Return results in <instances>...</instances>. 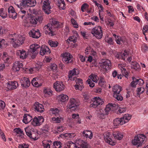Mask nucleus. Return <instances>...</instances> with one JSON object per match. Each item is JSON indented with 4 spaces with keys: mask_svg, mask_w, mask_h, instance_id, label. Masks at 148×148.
Wrapping results in <instances>:
<instances>
[{
    "mask_svg": "<svg viewBox=\"0 0 148 148\" xmlns=\"http://www.w3.org/2000/svg\"><path fill=\"white\" fill-rule=\"evenodd\" d=\"M6 44L5 40L2 39H0V48L1 47H5L6 46L5 45Z\"/></svg>",
    "mask_w": 148,
    "mask_h": 148,
    "instance_id": "a18cd8bd",
    "label": "nucleus"
},
{
    "mask_svg": "<svg viewBox=\"0 0 148 148\" xmlns=\"http://www.w3.org/2000/svg\"><path fill=\"white\" fill-rule=\"evenodd\" d=\"M72 56L69 53H65L63 54L62 61L66 64L72 63L73 60L72 58Z\"/></svg>",
    "mask_w": 148,
    "mask_h": 148,
    "instance_id": "9b49d317",
    "label": "nucleus"
},
{
    "mask_svg": "<svg viewBox=\"0 0 148 148\" xmlns=\"http://www.w3.org/2000/svg\"><path fill=\"white\" fill-rule=\"evenodd\" d=\"M49 43L51 47H56L58 45V43L57 41H54L51 40H49Z\"/></svg>",
    "mask_w": 148,
    "mask_h": 148,
    "instance_id": "c9c22d12",
    "label": "nucleus"
},
{
    "mask_svg": "<svg viewBox=\"0 0 148 148\" xmlns=\"http://www.w3.org/2000/svg\"><path fill=\"white\" fill-rule=\"evenodd\" d=\"M69 40L70 41L73 42L74 43L76 42H77V37L75 36H70L67 39L66 41ZM68 43H69V42L67 41Z\"/></svg>",
    "mask_w": 148,
    "mask_h": 148,
    "instance_id": "e433bc0d",
    "label": "nucleus"
},
{
    "mask_svg": "<svg viewBox=\"0 0 148 148\" xmlns=\"http://www.w3.org/2000/svg\"><path fill=\"white\" fill-rule=\"evenodd\" d=\"M136 81V82L137 84L140 86H142L144 83V82L143 79H135Z\"/></svg>",
    "mask_w": 148,
    "mask_h": 148,
    "instance_id": "09e8293b",
    "label": "nucleus"
},
{
    "mask_svg": "<svg viewBox=\"0 0 148 148\" xmlns=\"http://www.w3.org/2000/svg\"><path fill=\"white\" fill-rule=\"evenodd\" d=\"M33 108L35 110V111L38 112L42 113L44 111L43 105L38 102L35 103Z\"/></svg>",
    "mask_w": 148,
    "mask_h": 148,
    "instance_id": "aec40b11",
    "label": "nucleus"
},
{
    "mask_svg": "<svg viewBox=\"0 0 148 148\" xmlns=\"http://www.w3.org/2000/svg\"><path fill=\"white\" fill-rule=\"evenodd\" d=\"M122 89L121 86L118 85L114 86L113 88L112 91L114 92V94H119L122 90Z\"/></svg>",
    "mask_w": 148,
    "mask_h": 148,
    "instance_id": "a878e982",
    "label": "nucleus"
},
{
    "mask_svg": "<svg viewBox=\"0 0 148 148\" xmlns=\"http://www.w3.org/2000/svg\"><path fill=\"white\" fill-rule=\"evenodd\" d=\"M17 15V14L15 12L12 13L10 12L9 15L10 18H12L13 19H15L16 18Z\"/></svg>",
    "mask_w": 148,
    "mask_h": 148,
    "instance_id": "79ce46f5",
    "label": "nucleus"
},
{
    "mask_svg": "<svg viewBox=\"0 0 148 148\" xmlns=\"http://www.w3.org/2000/svg\"><path fill=\"white\" fill-rule=\"evenodd\" d=\"M110 134L107 133L104 135V140L106 143L108 141V140L110 139L111 138L110 137Z\"/></svg>",
    "mask_w": 148,
    "mask_h": 148,
    "instance_id": "603ef678",
    "label": "nucleus"
},
{
    "mask_svg": "<svg viewBox=\"0 0 148 148\" xmlns=\"http://www.w3.org/2000/svg\"><path fill=\"white\" fill-rule=\"evenodd\" d=\"M105 41L109 44L110 45L113 44L114 43L112 38L111 37L108 38L107 39L106 38Z\"/></svg>",
    "mask_w": 148,
    "mask_h": 148,
    "instance_id": "6e6d98bb",
    "label": "nucleus"
},
{
    "mask_svg": "<svg viewBox=\"0 0 148 148\" xmlns=\"http://www.w3.org/2000/svg\"><path fill=\"white\" fill-rule=\"evenodd\" d=\"M36 4V0H22L20 5L22 8L34 6Z\"/></svg>",
    "mask_w": 148,
    "mask_h": 148,
    "instance_id": "6e6552de",
    "label": "nucleus"
},
{
    "mask_svg": "<svg viewBox=\"0 0 148 148\" xmlns=\"http://www.w3.org/2000/svg\"><path fill=\"white\" fill-rule=\"evenodd\" d=\"M79 70L78 69L74 68L73 69L70 71L69 72L68 77L70 80H75L76 78L73 77L74 75H77L79 73Z\"/></svg>",
    "mask_w": 148,
    "mask_h": 148,
    "instance_id": "2eb2a0df",
    "label": "nucleus"
},
{
    "mask_svg": "<svg viewBox=\"0 0 148 148\" xmlns=\"http://www.w3.org/2000/svg\"><path fill=\"white\" fill-rule=\"evenodd\" d=\"M3 60L5 63H9L10 61V57H9L7 53L4 52L3 55Z\"/></svg>",
    "mask_w": 148,
    "mask_h": 148,
    "instance_id": "cd10ccee",
    "label": "nucleus"
},
{
    "mask_svg": "<svg viewBox=\"0 0 148 148\" xmlns=\"http://www.w3.org/2000/svg\"><path fill=\"white\" fill-rule=\"evenodd\" d=\"M51 110L52 111V113L55 114L56 116L58 115L59 110L57 108H51Z\"/></svg>",
    "mask_w": 148,
    "mask_h": 148,
    "instance_id": "a19ab883",
    "label": "nucleus"
},
{
    "mask_svg": "<svg viewBox=\"0 0 148 148\" xmlns=\"http://www.w3.org/2000/svg\"><path fill=\"white\" fill-rule=\"evenodd\" d=\"M80 105L79 102L73 98L70 99L68 105L67 106L66 109L67 110L70 109L71 111H76L79 109V106Z\"/></svg>",
    "mask_w": 148,
    "mask_h": 148,
    "instance_id": "f03ea898",
    "label": "nucleus"
},
{
    "mask_svg": "<svg viewBox=\"0 0 148 148\" xmlns=\"http://www.w3.org/2000/svg\"><path fill=\"white\" fill-rule=\"evenodd\" d=\"M23 64L21 62L17 61L14 63L12 69L14 71H19L20 68H23Z\"/></svg>",
    "mask_w": 148,
    "mask_h": 148,
    "instance_id": "412c9836",
    "label": "nucleus"
},
{
    "mask_svg": "<svg viewBox=\"0 0 148 148\" xmlns=\"http://www.w3.org/2000/svg\"><path fill=\"white\" fill-rule=\"evenodd\" d=\"M22 87L27 88L30 85V82L29 79L27 78L23 77L21 78L20 80Z\"/></svg>",
    "mask_w": 148,
    "mask_h": 148,
    "instance_id": "f3484780",
    "label": "nucleus"
},
{
    "mask_svg": "<svg viewBox=\"0 0 148 148\" xmlns=\"http://www.w3.org/2000/svg\"><path fill=\"white\" fill-rule=\"evenodd\" d=\"M32 116L29 114H24L23 119V122L25 123H28L32 120Z\"/></svg>",
    "mask_w": 148,
    "mask_h": 148,
    "instance_id": "b1692460",
    "label": "nucleus"
},
{
    "mask_svg": "<svg viewBox=\"0 0 148 148\" xmlns=\"http://www.w3.org/2000/svg\"><path fill=\"white\" fill-rule=\"evenodd\" d=\"M123 75L126 77H127L129 75L128 73L126 71V70H124L122 71Z\"/></svg>",
    "mask_w": 148,
    "mask_h": 148,
    "instance_id": "774afa93",
    "label": "nucleus"
},
{
    "mask_svg": "<svg viewBox=\"0 0 148 148\" xmlns=\"http://www.w3.org/2000/svg\"><path fill=\"white\" fill-rule=\"evenodd\" d=\"M88 5L86 3H84L82 6L81 7V10L82 12H84V10H86L87 9L88 7Z\"/></svg>",
    "mask_w": 148,
    "mask_h": 148,
    "instance_id": "de8ad7c7",
    "label": "nucleus"
},
{
    "mask_svg": "<svg viewBox=\"0 0 148 148\" xmlns=\"http://www.w3.org/2000/svg\"><path fill=\"white\" fill-rule=\"evenodd\" d=\"M39 125H41L42 123L44 122V119L42 116H39L38 117Z\"/></svg>",
    "mask_w": 148,
    "mask_h": 148,
    "instance_id": "052dcab7",
    "label": "nucleus"
},
{
    "mask_svg": "<svg viewBox=\"0 0 148 148\" xmlns=\"http://www.w3.org/2000/svg\"><path fill=\"white\" fill-rule=\"evenodd\" d=\"M101 66L106 71H107L111 68V64L110 61L107 59H102L100 63Z\"/></svg>",
    "mask_w": 148,
    "mask_h": 148,
    "instance_id": "ddd939ff",
    "label": "nucleus"
},
{
    "mask_svg": "<svg viewBox=\"0 0 148 148\" xmlns=\"http://www.w3.org/2000/svg\"><path fill=\"white\" fill-rule=\"evenodd\" d=\"M83 134L84 136L86 138H88L91 139L92 137V134L91 131L85 130L83 131Z\"/></svg>",
    "mask_w": 148,
    "mask_h": 148,
    "instance_id": "c85d7f7f",
    "label": "nucleus"
},
{
    "mask_svg": "<svg viewBox=\"0 0 148 148\" xmlns=\"http://www.w3.org/2000/svg\"><path fill=\"white\" fill-rule=\"evenodd\" d=\"M67 146L68 148H88L87 144L84 142L77 145L74 143L70 142L68 144Z\"/></svg>",
    "mask_w": 148,
    "mask_h": 148,
    "instance_id": "f8f14e48",
    "label": "nucleus"
},
{
    "mask_svg": "<svg viewBox=\"0 0 148 148\" xmlns=\"http://www.w3.org/2000/svg\"><path fill=\"white\" fill-rule=\"evenodd\" d=\"M15 132L17 134H23V132L20 128H16L14 130Z\"/></svg>",
    "mask_w": 148,
    "mask_h": 148,
    "instance_id": "bf43d9fd",
    "label": "nucleus"
},
{
    "mask_svg": "<svg viewBox=\"0 0 148 148\" xmlns=\"http://www.w3.org/2000/svg\"><path fill=\"white\" fill-rule=\"evenodd\" d=\"M92 79V81L95 83H97L98 82V78H97V75L92 74L89 76Z\"/></svg>",
    "mask_w": 148,
    "mask_h": 148,
    "instance_id": "58836bf2",
    "label": "nucleus"
},
{
    "mask_svg": "<svg viewBox=\"0 0 148 148\" xmlns=\"http://www.w3.org/2000/svg\"><path fill=\"white\" fill-rule=\"evenodd\" d=\"M116 105V106H118V105ZM118 108L117 109H119L118 110V112H119V113H123L126 111V107H124V108H119V106H118Z\"/></svg>",
    "mask_w": 148,
    "mask_h": 148,
    "instance_id": "3c124183",
    "label": "nucleus"
},
{
    "mask_svg": "<svg viewBox=\"0 0 148 148\" xmlns=\"http://www.w3.org/2000/svg\"><path fill=\"white\" fill-rule=\"evenodd\" d=\"M145 90V89L143 87L138 88L137 90V94L138 95H140V94L143 93Z\"/></svg>",
    "mask_w": 148,
    "mask_h": 148,
    "instance_id": "49530a36",
    "label": "nucleus"
},
{
    "mask_svg": "<svg viewBox=\"0 0 148 148\" xmlns=\"http://www.w3.org/2000/svg\"><path fill=\"white\" fill-rule=\"evenodd\" d=\"M53 88L57 92L63 90L65 88V86L62 82L56 81L53 84Z\"/></svg>",
    "mask_w": 148,
    "mask_h": 148,
    "instance_id": "4468645a",
    "label": "nucleus"
},
{
    "mask_svg": "<svg viewBox=\"0 0 148 148\" xmlns=\"http://www.w3.org/2000/svg\"><path fill=\"white\" fill-rule=\"evenodd\" d=\"M17 54L19 56L20 58L21 59H23L26 58L27 57L26 52L23 50H18L17 52Z\"/></svg>",
    "mask_w": 148,
    "mask_h": 148,
    "instance_id": "393cba45",
    "label": "nucleus"
},
{
    "mask_svg": "<svg viewBox=\"0 0 148 148\" xmlns=\"http://www.w3.org/2000/svg\"><path fill=\"white\" fill-rule=\"evenodd\" d=\"M123 119L116 118L113 121V124L114 126H116L119 125H122L125 123V121H123Z\"/></svg>",
    "mask_w": 148,
    "mask_h": 148,
    "instance_id": "5701e85b",
    "label": "nucleus"
},
{
    "mask_svg": "<svg viewBox=\"0 0 148 148\" xmlns=\"http://www.w3.org/2000/svg\"><path fill=\"white\" fill-rule=\"evenodd\" d=\"M113 136L115 139H117L119 140H121L123 136L119 133H115L113 134Z\"/></svg>",
    "mask_w": 148,
    "mask_h": 148,
    "instance_id": "f704fd0d",
    "label": "nucleus"
},
{
    "mask_svg": "<svg viewBox=\"0 0 148 148\" xmlns=\"http://www.w3.org/2000/svg\"><path fill=\"white\" fill-rule=\"evenodd\" d=\"M76 84L75 86L76 90H81L83 88L82 80L80 78L75 79Z\"/></svg>",
    "mask_w": 148,
    "mask_h": 148,
    "instance_id": "4be33fe9",
    "label": "nucleus"
},
{
    "mask_svg": "<svg viewBox=\"0 0 148 148\" xmlns=\"http://www.w3.org/2000/svg\"><path fill=\"white\" fill-rule=\"evenodd\" d=\"M18 86V84L16 81H9L7 84V87L9 90H13L16 89Z\"/></svg>",
    "mask_w": 148,
    "mask_h": 148,
    "instance_id": "6ab92c4d",
    "label": "nucleus"
},
{
    "mask_svg": "<svg viewBox=\"0 0 148 148\" xmlns=\"http://www.w3.org/2000/svg\"><path fill=\"white\" fill-rule=\"evenodd\" d=\"M143 34L145 36V33L147 32H148V25H145L143 28Z\"/></svg>",
    "mask_w": 148,
    "mask_h": 148,
    "instance_id": "680f3d73",
    "label": "nucleus"
},
{
    "mask_svg": "<svg viewBox=\"0 0 148 148\" xmlns=\"http://www.w3.org/2000/svg\"><path fill=\"white\" fill-rule=\"evenodd\" d=\"M40 48V46L36 43L31 45L27 51L28 54L30 55L31 58L32 59H34L38 53V49Z\"/></svg>",
    "mask_w": 148,
    "mask_h": 148,
    "instance_id": "20e7f679",
    "label": "nucleus"
},
{
    "mask_svg": "<svg viewBox=\"0 0 148 148\" xmlns=\"http://www.w3.org/2000/svg\"><path fill=\"white\" fill-rule=\"evenodd\" d=\"M52 120L53 121H56V123H59L61 121V120H62V118L61 117H57V118H52Z\"/></svg>",
    "mask_w": 148,
    "mask_h": 148,
    "instance_id": "e2e57ef3",
    "label": "nucleus"
},
{
    "mask_svg": "<svg viewBox=\"0 0 148 148\" xmlns=\"http://www.w3.org/2000/svg\"><path fill=\"white\" fill-rule=\"evenodd\" d=\"M29 22L32 24H37V18L34 16H31L29 18Z\"/></svg>",
    "mask_w": 148,
    "mask_h": 148,
    "instance_id": "7c9ffc66",
    "label": "nucleus"
},
{
    "mask_svg": "<svg viewBox=\"0 0 148 148\" xmlns=\"http://www.w3.org/2000/svg\"><path fill=\"white\" fill-rule=\"evenodd\" d=\"M136 82L135 81H133L130 84V85L133 88H135L136 87V85L137 84Z\"/></svg>",
    "mask_w": 148,
    "mask_h": 148,
    "instance_id": "338daca9",
    "label": "nucleus"
},
{
    "mask_svg": "<svg viewBox=\"0 0 148 148\" xmlns=\"http://www.w3.org/2000/svg\"><path fill=\"white\" fill-rule=\"evenodd\" d=\"M113 97L118 101H121L123 99V97L120 94H119L113 95Z\"/></svg>",
    "mask_w": 148,
    "mask_h": 148,
    "instance_id": "ea45409f",
    "label": "nucleus"
},
{
    "mask_svg": "<svg viewBox=\"0 0 148 148\" xmlns=\"http://www.w3.org/2000/svg\"><path fill=\"white\" fill-rule=\"evenodd\" d=\"M25 130L26 135L30 138L32 132L30 130V129H29L28 127H26L25 128Z\"/></svg>",
    "mask_w": 148,
    "mask_h": 148,
    "instance_id": "c03bdc74",
    "label": "nucleus"
},
{
    "mask_svg": "<svg viewBox=\"0 0 148 148\" xmlns=\"http://www.w3.org/2000/svg\"><path fill=\"white\" fill-rule=\"evenodd\" d=\"M51 69L54 72H56L57 69V66L56 64H53L50 66Z\"/></svg>",
    "mask_w": 148,
    "mask_h": 148,
    "instance_id": "4d7b16f0",
    "label": "nucleus"
},
{
    "mask_svg": "<svg viewBox=\"0 0 148 148\" xmlns=\"http://www.w3.org/2000/svg\"><path fill=\"white\" fill-rule=\"evenodd\" d=\"M32 123L34 126H39L38 118L35 117L32 122Z\"/></svg>",
    "mask_w": 148,
    "mask_h": 148,
    "instance_id": "4c0bfd02",
    "label": "nucleus"
},
{
    "mask_svg": "<svg viewBox=\"0 0 148 148\" xmlns=\"http://www.w3.org/2000/svg\"><path fill=\"white\" fill-rule=\"evenodd\" d=\"M118 107L116 104L109 103L107 105L105 109V113L102 114H97L98 117L101 119H104L105 116L109 114V112L110 110L114 111L118 109Z\"/></svg>",
    "mask_w": 148,
    "mask_h": 148,
    "instance_id": "7ed1b4c3",
    "label": "nucleus"
},
{
    "mask_svg": "<svg viewBox=\"0 0 148 148\" xmlns=\"http://www.w3.org/2000/svg\"><path fill=\"white\" fill-rule=\"evenodd\" d=\"M58 6L62 10H64L65 9V2L61 3L60 5H58Z\"/></svg>",
    "mask_w": 148,
    "mask_h": 148,
    "instance_id": "0e129e2a",
    "label": "nucleus"
},
{
    "mask_svg": "<svg viewBox=\"0 0 148 148\" xmlns=\"http://www.w3.org/2000/svg\"><path fill=\"white\" fill-rule=\"evenodd\" d=\"M71 21L72 24L74 25L75 27L77 28L78 27V25L76 21L73 18L71 19Z\"/></svg>",
    "mask_w": 148,
    "mask_h": 148,
    "instance_id": "13d9d810",
    "label": "nucleus"
},
{
    "mask_svg": "<svg viewBox=\"0 0 148 148\" xmlns=\"http://www.w3.org/2000/svg\"><path fill=\"white\" fill-rule=\"evenodd\" d=\"M36 135H37V134H36L35 133L33 132V133H32L31 136L30 137V138L34 140H37L38 138L37 137Z\"/></svg>",
    "mask_w": 148,
    "mask_h": 148,
    "instance_id": "8fccbe9b",
    "label": "nucleus"
},
{
    "mask_svg": "<svg viewBox=\"0 0 148 148\" xmlns=\"http://www.w3.org/2000/svg\"><path fill=\"white\" fill-rule=\"evenodd\" d=\"M86 82L89 85L90 87L92 88L95 86V84L92 82L90 79H88L86 81Z\"/></svg>",
    "mask_w": 148,
    "mask_h": 148,
    "instance_id": "5fc2aeb1",
    "label": "nucleus"
},
{
    "mask_svg": "<svg viewBox=\"0 0 148 148\" xmlns=\"http://www.w3.org/2000/svg\"><path fill=\"white\" fill-rule=\"evenodd\" d=\"M25 40V37L21 35H18L16 37L14 41H13L12 44L14 47L15 48L22 45L24 43Z\"/></svg>",
    "mask_w": 148,
    "mask_h": 148,
    "instance_id": "1a4fd4ad",
    "label": "nucleus"
},
{
    "mask_svg": "<svg viewBox=\"0 0 148 148\" xmlns=\"http://www.w3.org/2000/svg\"><path fill=\"white\" fill-rule=\"evenodd\" d=\"M91 33L98 39H101L103 36L101 27L100 26L93 28L91 31Z\"/></svg>",
    "mask_w": 148,
    "mask_h": 148,
    "instance_id": "0eeeda50",
    "label": "nucleus"
},
{
    "mask_svg": "<svg viewBox=\"0 0 148 148\" xmlns=\"http://www.w3.org/2000/svg\"><path fill=\"white\" fill-rule=\"evenodd\" d=\"M29 34L30 37L36 39H38L41 36L40 31L38 29L37 30L32 29L30 30Z\"/></svg>",
    "mask_w": 148,
    "mask_h": 148,
    "instance_id": "dca6fc26",
    "label": "nucleus"
},
{
    "mask_svg": "<svg viewBox=\"0 0 148 148\" xmlns=\"http://www.w3.org/2000/svg\"><path fill=\"white\" fill-rule=\"evenodd\" d=\"M103 103V101L100 98L95 97L93 98L90 106V107L96 108L99 105H102Z\"/></svg>",
    "mask_w": 148,
    "mask_h": 148,
    "instance_id": "9d476101",
    "label": "nucleus"
},
{
    "mask_svg": "<svg viewBox=\"0 0 148 148\" xmlns=\"http://www.w3.org/2000/svg\"><path fill=\"white\" fill-rule=\"evenodd\" d=\"M125 38L124 37H121L120 36H118L117 38H116V43L119 45L122 44V43H123L125 41L124 39Z\"/></svg>",
    "mask_w": 148,
    "mask_h": 148,
    "instance_id": "2f4dec72",
    "label": "nucleus"
},
{
    "mask_svg": "<svg viewBox=\"0 0 148 148\" xmlns=\"http://www.w3.org/2000/svg\"><path fill=\"white\" fill-rule=\"evenodd\" d=\"M8 12L9 13V14H10V13L11 12L12 13L13 12H14L15 11L14 8L12 6H10L8 9Z\"/></svg>",
    "mask_w": 148,
    "mask_h": 148,
    "instance_id": "69168bd1",
    "label": "nucleus"
},
{
    "mask_svg": "<svg viewBox=\"0 0 148 148\" xmlns=\"http://www.w3.org/2000/svg\"><path fill=\"white\" fill-rule=\"evenodd\" d=\"M61 143L60 141H55L53 143V145L55 146V148H60Z\"/></svg>",
    "mask_w": 148,
    "mask_h": 148,
    "instance_id": "37998d69",
    "label": "nucleus"
},
{
    "mask_svg": "<svg viewBox=\"0 0 148 148\" xmlns=\"http://www.w3.org/2000/svg\"><path fill=\"white\" fill-rule=\"evenodd\" d=\"M40 4L46 14H48L51 13L49 0H41Z\"/></svg>",
    "mask_w": 148,
    "mask_h": 148,
    "instance_id": "423d86ee",
    "label": "nucleus"
},
{
    "mask_svg": "<svg viewBox=\"0 0 148 148\" xmlns=\"http://www.w3.org/2000/svg\"><path fill=\"white\" fill-rule=\"evenodd\" d=\"M131 115L128 114H126L124 115V116L123 117L121 118L123 119V121H125V123L127 122L131 118Z\"/></svg>",
    "mask_w": 148,
    "mask_h": 148,
    "instance_id": "473e14b6",
    "label": "nucleus"
},
{
    "mask_svg": "<svg viewBox=\"0 0 148 148\" xmlns=\"http://www.w3.org/2000/svg\"><path fill=\"white\" fill-rule=\"evenodd\" d=\"M43 92L45 95L47 96H51L52 95L53 91L50 88H44Z\"/></svg>",
    "mask_w": 148,
    "mask_h": 148,
    "instance_id": "c756f323",
    "label": "nucleus"
},
{
    "mask_svg": "<svg viewBox=\"0 0 148 148\" xmlns=\"http://www.w3.org/2000/svg\"><path fill=\"white\" fill-rule=\"evenodd\" d=\"M51 21L52 23H48L45 25L44 27V30L46 34H48L52 36L55 34L54 32L53 31V27L57 28L61 27L62 24V23H59L58 21H57L55 19H52Z\"/></svg>",
    "mask_w": 148,
    "mask_h": 148,
    "instance_id": "f257e3e1",
    "label": "nucleus"
},
{
    "mask_svg": "<svg viewBox=\"0 0 148 148\" xmlns=\"http://www.w3.org/2000/svg\"><path fill=\"white\" fill-rule=\"evenodd\" d=\"M131 65L132 69L137 71H138L140 69V66L139 64L136 62H132Z\"/></svg>",
    "mask_w": 148,
    "mask_h": 148,
    "instance_id": "bb28decb",
    "label": "nucleus"
},
{
    "mask_svg": "<svg viewBox=\"0 0 148 148\" xmlns=\"http://www.w3.org/2000/svg\"><path fill=\"white\" fill-rule=\"evenodd\" d=\"M16 34H11L9 35V37L10 39V40H11L12 41L13 40V41H14V40H15V38L16 37Z\"/></svg>",
    "mask_w": 148,
    "mask_h": 148,
    "instance_id": "864d4df0",
    "label": "nucleus"
},
{
    "mask_svg": "<svg viewBox=\"0 0 148 148\" xmlns=\"http://www.w3.org/2000/svg\"><path fill=\"white\" fill-rule=\"evenodd\" d=\"M41 50L40 54L42 56H44L46 53L49 54L51 53V51L48 47L45 45H42L41 47Z\"/></svg>",
    "mask_w": 148,
    "mask_h": 148,
    "instance_id": "a211bd4d",
    "label": "nucleus"
},
{
    "mask_svg": "<svg viewBox=\"0 0 148 148\" xmlns=\"http://www.w3.org/2000/svg\"><path fill=\"white\" fill-rule=\"evenodd\" d=\"M68 99V97L66 95L62 94L60 96V100L61 101L64 102Z\"/></svg>",
    "mask_w": 148,
    "mask_h": 148,
    "instance_id": "72a5a7b5",
    "label": "nucleus"
},
{
    "mask_svg": "<svg viewBox=\"0 0 148 148\" xmlns=\"http://www.w3.org/2000/svg\"><path fill=\"white\" fill-rule=\"evenodd\" d=\"M146 138V137L144 134L136 136L132 140V143L134 145L139 146L142 145Z\"/></svg>",
    "mask_w": 148,
    "mask_h": 148,
    "instance_id": "39448f33",
    "label": "nucleus"
}]
</instances>
